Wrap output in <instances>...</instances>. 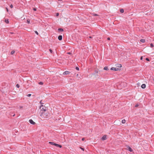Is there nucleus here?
<instances>
[{"instance_id": "nucleus-1", "label": "nucleus", "mask_w": 154, "mask_h": 154, "mask_svg": "<svg viewBox=\"0 0 154 154\" xmlns=\"http://www.w3.org/2000/svg\"><path fill=\"white\" fill-rule=\"evenodd\" d=\"M42 115L44 117L48 118L49 117V114H47V113L45 112L42 113Z\"/></svg>"}, {"instance_id": "nucleus-2", "label": "nucleus", "mask_w": 154, "mask_h": 154, "mask_svg": "<svg viewBox=\"0 0 154 154\" xmlns=\"http://www.w3.org/2000/svg\"><path fill=\"white\" fill-rule=\"evenodd\" d=\"M126 147H127V149H128L129 151H130V152H132L133 151V149L129 146L127 145L126 146Z\"/></svg>"}, {"instance_id": "nucleus-3", "label": "nucleus", "mask_w": 154, "mask_h": 154, "mask_svg": "<svg viewBox=\"0 0 154 154\" xmlns=\"http://www.w3.org/2000/svg\"><path fill=\"white\" fill-rule=\"evenodd\" d=\"M111 70H115V71H117L119 70V69L118 68H115V67H112L111 68Z\"/></svg>"}, {"instance_id": "nucleus-4", "label": "nucleus", "mask_w": 154, "mask_h": 154, "mask_svg": "<svg viewBox=\"0 0 154 154\" xmlns=\"http://www.w3.org/2000/svg\"><path fill=\"white\" fill-rule=\"evenodd\" d=\"M29 123H31V124L34 125L35 123L31 119H30L29 120Z\"/></svg>"}, {"instance_id": "nucleus-5", "label": "nucleus", "mask_w": 154, "mask_h": 154, "mask_svg": "<svg viewBox=\"0 0 154 154\" xmlns=\"http://www.w3.org/2000/svg\"><path fill=\"white\" fill-rule=\"evenodd\" d=\"M69 73L70 72L69 71H66L63 72V75H67V74H69Z\"/></svg>"}, {"instance_id": "nucleus-6", "label": "nucleus", "mask_w": 154, "mask_h": 154, "mask_svg": "<svg viewBox=\"0 0 154 154\" xmlns=\"http://www.w3.org/2000/svg\"><path fill=\"white\" fill-rule=\"evenodd\" d=\"M107 139L106 136V135H104L102 138V140H104Z\"/></svg>"}, {"instance_id": "nucleus-7", "label": "nucleus", "mask_w": 154, "mask_h": 154, "mask_svg": "<svg viewBox=\"0 0 154 154\" xmlns=\"http://www.w3.org/2000/svg\"><path fill=\"white\" fill-rule=\"evenodd\" d=\"M54 146H56L59 147L60 148H61L62 147V146L61 145H59V144H57V143H55Z\"/></svg>"}, {"instance_id": "nucleus-8", "label": "nucleus", "mask_w": 154, "mask_h": 154, "mask_svg": "<svg viewBox=\"0 0 154 154\" xmlns=\"http://www.w3.org/2000/svg\"><path fill=\"white\" fill-rule=\"evenodd\" d=\"M58 39L59 40L61 41L62 39V36L61 35H60L58 37Z\"/></svg>"}, {"instance_id": "nucleus-9", "label": "nucleus", "mask_w": 154, "mask_h": 154, "mask_svg": "<svg viewBox=\"0 0 154 154\" xmlns=\"http://www.w3.org/2000/svg\"><path fill=\"white\" fill-rule=\"evenodd\" d=\"M141 87L142 88H145L146 87V85L145 84H143L141 85Z\"/></svg>"}, {"instance_id": "nucleus-10", "label": "nucleus", "mask_w": 154, "mask_h": 154, "mask_svg": "<svg viewBox=\"0 0 154 154\" xmlns=\"http://www.w3.org/2000/svg\"><path fill=\"white\" fill-rule=\"evenodd\" d=\"M116 66L119 67H121L122 66V65L120 64H117Z\"/></svg>"}, {"instance_id": "nucleus-11", "label": "nucleus", "mask_w": 154, "mask_h": 154, "mask_svg": "<svg viewBox=\"0 0 154 154\" xmlns=\"http://www.w3.org/2000/svg\"><path fill=\"white\" fill-rule=\"evenodd\" d=\"M49 143L51 145H54L55 144V143H54L53 142H49Z\"/></svg>"}, {"instance_id": "nucleus-12", "label": "nucleus", "mask_w": 154, "mask_h": 154, "mask_svg": "<svg viewBox=\"0 0 154 154\" xmlns=\"http://www.w3.org/2000/svg\"><path fill=\"white\" fill-rule=\"evenodd\" d=\"M140 41L142 43H144L145 42V40L144 39H141L140 40Z\"/></svg>"}, {"instance_id": "nucleus-13", "label": "nucleus", "mask_w": 154, "mask_h": 154, "mask_svg": "<svg viewBox=\"0 0 154 154\" xmlns=\"http://www.w3.org/2000/svg\"><path fill=\"white\" fill-rule=\"evenodd\" d=\"M58 30L60 32H63V29L62 28H59L58 29Z\"/></svg>"}, {"instance_id": "nucleus-14", "label": "nucleus", "mask_w": 154, "mask_h": 154, "mask_svg": "<svg viewBox=\"0 0 154 154\" xmlns=\"http://www.w3.org/2000/svg\"><path fill=\"white\" fill-rule=\"evenodd\" d=\"M5 22L6 23H9V20L8 19H5Z\"/></svg>"}, {"instance_id": "nucleus-15", "label": "nucleus", "mask_w": 154, "mask_h": 154, "mask_svg": "<svg viewBox=\"0 0 154 154\" xmlns=\"http://www.w3.org/2000/svg\"><path fill=\"white\" fill-rule=\"evenodd\" d=\"M103 69L105 70H108V68L107 67V66H105V67L104 68H103Z\"/></svg>"}, {"instance_id": "nucleus-16", "label": "nucleus", "mask_w": 154, "mask_h": 154, "mask_svg": "<svg viewBox=\"0 0 154 154\" xmlns=\"http://www.w3.org/2000/svg\"><path fill=\"white\" fill-rule=\"evenodd\" d=\"M126 121L125 119H123L122 120V122L123 124H124L125 123Z\"/></svg>"}, {"instance_id": "nucleus-17", "label": "nucleus", "mask_w": 154, "mask_h": 154, "mask_svg": "<svg viewBox=\"0 0 154 154\" xmlns=\"http://www.w3.org/2000/svg\"><path fill=\"white\" fill-rule=\"evenodd\" d=\"M42 110L44 111L45 112L46 111V107H45V108H42Z\"/></svg>"}, {"instance_id": "nucleus-18", "label": "nucleus", "mask_w": 154, "mask_h": 154, "mask_svg": "<svg viewBox=\"0 0 154 154\" xmlns=\"http://www.w3.org/2000/svg\"><path fill=\"white\" fill-rule=\"evenodd\" d=\"M124 10L123 9H121L120 10V12L122 13H123L124 12Z\"/></svg>"}, {"instance_id": "nucleus-19", "label": "nucleus", "mask_w": 154, "mask_h": 154, "mask_svg": "<svg viewBox=\"0 0 154 154\" xmlns=\"http://www.w3.org/2000/svg\"><path fill=\"white\" fill-rule=\"evenodd\" d=\"M30 20L29 19H27V23H28V24H29L30 23Z\"/></svg>"}, {"instance_id": "nucleus-20", "label": "nucleus", "mask_w": 154, "mask_h": 154, "mask_svg": "<svg viewBox=\"0 0 154 154\" xmlns=\"http://www.w3.org/2000/svg\"><path fill=\"white\" fill-rule=\"evenodd\" d=\"M15 52V51H12L11 52V54H13Z\"/></svg>"}, {"instance_id": "nucleus-21", "label": "nucleus", "mask_w": 154, "mask_h": 154, "mask_svg": "<svg viewBox=\"0 0 154 154\" xmlns=\"http://www.w3.org/2000/svg\"><path fill=\"white\" fill-rule=\"evenodd\" d=\"M43 82H40L39 83V85H42L43 84Z\"/></svg>"}, {"instance_id": "nucleus-22", "label": "nucleus", "mask_w": 154, "mask_h": 154, "mask_svg": "<svg viewBox=\"0 0 154 154\" xmlns=\"http://www.w3.org/2000/svg\"><path fill=\"white\" fill-rule=\"evenodd\" d=\"M16 86L17 87L19 88L20 87V85L18 84H17L16 85Z\"/></svg>"}, {"instance_id": "nucleus-23", "label": "nucleus", "mask_w": 154, "mask_h": 154, "mask_svg": "<svg viewBox=\"0 0 154 154\" xmlns=\"http://www.w3.org/2000/svg\"><path fill=\"white\" fill-rule=\"evenodd\" d=\"M153 46H154L153 44L152 43H151L150 44V47L152 48L153 47Z\"/></svg>"}, {"instance_id": "nucleus-24", "label": "nucleus", "mask_w": 154, "mask_h": 154, "mask_svg": "<svg viewBox=\"0 0 154 154\" xmlns=\"http://www.w3.org/2000/svg\"><path fill=\"white\" fill-rule=\"evenodd\" d=\"M75 69L77 70H79V68L78 67H76V68H75Z\"/></svg>"}, {"instance_id": "nucleus-25", "label": "nucleus", "mask_w": 154, "mask_h": 154, "mask_svg": "<svg viewBox=\"0 0 154 154\" xmlns=\"http://www.w3.org/2000/svg\"><path fill=\"white\" fill-rule=\"evenodd\" d=\"M49 51H50V53H52L53 51H52V50L51 49H49Z\"/></svg>"}, {"instance_id": "nucleus-26", "label": "nucleus", "mask_w": 154, "mask_h": 154, "mask_svg": "<svg viewBox=\"0 0 154 154\" xmlns=\"http://www.w3.org/2000/svg\"><path fill=\"white\" fill-rule=\"evenodd\" d=\"M93 15L94 16H98V14H93Z\"/></svg>"}, {"instance_id": "nucleus-27", "label": "nucleus", "mask_w": 154, "mask_h": 154, "mask_svg": "<svg viewBox=\"0 0 154 154\" xmlns=\"http://www.w3.org/2000/svg\"><path fill=\"white\" fill-rule=\"evenodd\" d=\"M35 33L37 35H38V32L37 31H35Z\"/></svg>"}, {"instance_id": "nucleus-28", "label": "nucleus", "mask_w": 154, "mask_h": 154, "mask_svg": "<svg viewBox=\"0 0 154 154\" xmlns=\"http://www.w3.org/2000/svg\"><path fill=\"white\" fill-rule=\"evenodd\" d=\"M31 94H28L27 95V97H30L31 96Z\"/></svg>"}, {"instance_id": "nucleus-29", "label": "nucleus", "mask_w": 154, "mask_h": 154, "mask_svg": "<svg viewBox=\"0 0 154 154\" xmlns=\"http://www.w3.org/2000/svg\"><path fill=\"white\" fill-rule=\"evenodd\" d=\"M146 60L148 61H149V59L148 58H146Z\"/></svg>"}, {"instance_id": "nucleus-30", "label": "nucleus", "mask_w": 154, "mask_h": 154, "mask_svg": "<svg viewBox=\"0 0 154 154\" xmlns=\"http://www.w3.org/2000/svg\"><path fill=\"white\" fill-rule=\"evenodd\" d=\"M10 7L11 8H12L13 7V6L12 5H11L10 6Z\"/></svg>"}, {"instance_id": "nucleus-31", "label": "nucleus", "mask_w": 154, "mask_h": 154, "mask_svg": "<svg viewBox=\"0 0 154 154\" xmlns=\"http://www.w3.org/2000/svg\"><path fill=\"white\" fill-rule=\"evenodd\" d=\"M19 107L20 109H21L23 107L22 106H19Z\"/></svg>"}, {"instance_id": "nucleus-32", "label": "nucleus", "mask_w": 154, "mask_h": 154, "mask_svg": "<svg viewBox=\"0 0 154 154\" xmlns=\"http://www.w3.org/2000/svg\"><path fill=\"white\" fill-rule=\"evenodd\" d=\"M80 148L83 151L84 150V149L82 147H80Z\"/></svg>"}, {"instance_id": "nucleus-33", "label": "nucleus", "mask_w": 154, "mask_h": 154, "mask_svg": "<svg viewBox=\"0 0 154 154\" xmlns=\"http://www.w3.org/2000/svg\"><path fill=\"white\" fill-rule=\"evenodd\" d=\"M33 10L34 11H36V8H33Z\"/></svg>"}, {"instance_id": "nucleus-34", "label": "nucleus", "mask_w": 154, "mask_h": 154, "mask_svg": "<svg viewBox=\"0 0 154 154\" xmlns=\"http://www.w3.org/2000/svg\"><path fill=\"white\" fill-rule=\"evenodd\" d=\"M59 14L58 13H57L56 14V16H59Z\"/></svg>"}, {"instance_id": "nucleus-35", "label": "nucleus", "mask_w": 154, "mask_h": 154, "mask_svg": "<svg viewBox=\"0 0 154 154\" xmlns=\"http://www.w3.org/2000/svg\"><path fill=\"white\" fill-rule=\"evenodd\" d=\"M107 40H110V38H107Z\"/></svg>"}, {"instance_id": "nucleus-36", "label": "nucleus", "mask_w": 154, "mask_h": 154, "mask_svg": "<svg viewBox=\"0 0 154 154\" xmlns=\"http://www.w3.org/2000/svg\"><path fill=\"white\" fill-rule=\"evenodd\" d=\"M6 10L7 11H8V9L7 8H6Z\"/></svg>"}, {"instance_id": "nucleus-37", "label": "nucleus", "mask_w": 154, "mask_h": 154, "mask_svg": "<svg viewBox=\"0 0 154 154\" xmlns=\"http://www.w3.org/2000/svg\"><path fill=\"white\" fill-rule=\"evenodd\" d=\"M85 140V138H82V140L83 141Z\"/></svg>"}, {"instance_id": "nucleus-38", "label": "nucleus", "mask_w": 154, "mask_h": 154, "mask_svg": "<svg viewBox=\"0 0 154 154\" xmlns=\"http://www.w3.org/2000/svg\"><path fill=\"white\" fill-rule=\"evenodd\" d=\"M143 59V57H140V60H142Z\"/></svg>"}, {"instance_id": "nucleus-39", "label": "nucleus", "mask_w": 154, "mask_h": 154, "mask_svg": "<svg viewBox=\"0 0 154 154\" xmlns=\"http://www.w3.org/2000/svg\"><path fill=\"white\" fill-rule=\"evenodd\" d=\"M138 106V104H137L135 105V107H137Z\"/></svg>"}, {"instance_id": "nucleus-40", "label": "nucleus", "mask_w": 154, "mask_h": 154, "mask_svg": "<svg viewBox=\"0 0 154 154\" xmlns=\"http://www.w3.org/2000/svg\"><path fill=\"white\" fill-rule=\"evenodd\" d=\"M42 107H43V106H42H42H40V109H41V108H42Z\"/></svg>"}, {"instance_id": "nucleus-41", "label": "nucleus", "mask_w": 154, "mask_h": 154, "mask_svg": "<svg viewBox=\"0 0 154 154\" xmlns=\"http://www.w3.org/2000/svg\"><path fill=\"white\" fill-rule=\"evenodd\" d=\"M15 114H14V115H13V116H15Z\"/></svg>"}, {"instance_id": "nucleus-42", "label": "nucleus", "mask_w": 154, "mask_h": 154, "mask_svg": "<svg viewBox=\"0 0 154 154\" xmlns=\"http://www.w3.org/2000/svg\"><path fill=\"white\" fill-rule=\"evenodd\" d=\"M68 54H70V53H68Z\"/></svg>"}, {"instance_id": "nucleus-43", "label": "nucleus", "mask_w": 154, "mask_h": 154, "mask_svg": "<svg viewBox=\"0 0 154 154\" xmlns=\"http://www.w3.org/2000/svg\"><path fill=\"white\" fill-rule=\"evenodd\" d=\"M153 80L154 81V78L153 79Z\"/></svg>"}]
</instances>
